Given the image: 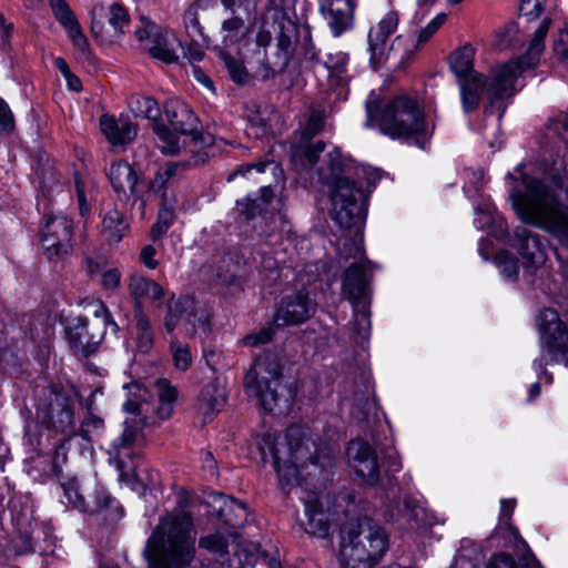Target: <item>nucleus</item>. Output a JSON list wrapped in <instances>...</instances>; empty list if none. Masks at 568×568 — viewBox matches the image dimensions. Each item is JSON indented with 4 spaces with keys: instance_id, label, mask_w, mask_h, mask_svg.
<instances>
[{
    "instance_id": "obj_19",
    "label": "nucleus",
    "mask_w": 568,
    "mask_h": 568,
    "mask_svg": "<svg viewBox=\"0 0 568 568\" xmlns=\"http://www.w3.org/2000/svg\"><path fill=\"white\" fill-rule=\"evenodd\" d=\"M347 455L353 468L365 484L373 485L379 477V468L373 448L361 439L352 440L347 447Z\"/></svg>"
},
{
    "instance_id": "obj_23",
    "label": "nucleus",
    "mask_w": 568,
    "mask_h": 568,
    "mask_svg": "<svg viewBox=\"0 0 568 568\" xmlns=\"http://www.w3.org/2000/svg\"><path fill=\"white\" fill-rule=\"evenodd\" d=\"M164 110L166 119L174 131L182 135H190L193 141H197V119L186 103L172 99L165 103Z\"/></svg>"
},
{
    "instance_id": "obj_12",
    "label": "nucleus",
    "mask_w": 568,
    "mask_h": 568,
    "mask_svg": "<svg viewBox=\"0 0 568 568\" xmlns=\"http://www.w3.org/2000/svg\"><path fill=\"white\" fill-rule=\"evenodd\" d=\"M90 16L91 33L101 43H113L121 39L130 21L125 8L115 2L109 7L102 2H95Z\"/></svg>"
},
{
    "instance_id": "obj_52",
    "label": "nucleus",
    "mask_w": 568,
    "mask_h": 568,
    "mask_svg": "<svg viewBox=\"0 0 568 568\" xmlns=\"http://www.w3.org/2000/svg\"><path fill=\"white\" fill-rule=\"evenodd\" d=\"M545 0H521L519 11L528 21L538 18L544 11Z\"/></svg>"
},
{
    "instance_id": "obj_38",
    "label": "nucleus",
    "mask_w": 568,
    "mask_h": 568,
    "mask_svg": "<svg viewBox=\"0 0 568 568\" xmlns=\"http://www.w3.org/2000/svg\"><path fill=\"white\" fill-rule=\"evenodd\" d=\"M128 398L123 405L128 413L142 415L145 412L148 390L141 384L134 382L125 386Z\"/></svg>"
},
{
    "instance_id": "obj_7",
    "label": "nucleus",
    "mask_w": 568,
    "mask_h": 568,
    "mask_svg": "<svg viewBox=\"0 0 568 568\" xmlns=\"http://www.w3.org/2000/svg\"><path fill=\"white\" fill-rule=\"evenodd\" d=\"M385 532L371 521H361L356 527H344L341 531L339 559L352 568H371L386 551Z\"/></svg>"
},
{
    "instance_id": "obj_45",
    "label": "nucleus",
    "mask_w": 568,
    "mask_h": 568,
    "mask_svg": "<svg viewBox=\"0 0 568 568\" xmlns=\"http://www.w3.org/2000/svg\"><path fill=\"white\" fill-rule=\"evenodd\" d=\"M199 546L210 552L223 555L227 550L229 540L222 534L215 532L201 537Z\"/></svg>"
},
{
    "instance_id": "obj_22",
    "label": "nucleus",
    "mask_w": 568,
    "mask_h": 568,
    "mask_svg": "<svg viewBox=\"0 0 568 568\" xmlns=\"http://www.w3.org/2000/svg\"><path fill=\"white\" fill-rule=\"evenodd\" d=\"M141 437V433L136 428L125 427L121 437L113 444L110 460L113 462L120 470L119 478L122 480L126 476V469L132 468L129 460L140 456V449L135 446Z\"/></svg>"
},
{
    "instance_id": "obj_48",
    "label": "nucleus",
    "mask_w": 568,
    "mask_h": 568,
    "mask_svg": "<svg viewBox=\"0 0 568 568\" xmlns=\"http://www.w3.org/2000/svg\"><path fill=\"white\" fill-rule=\"evenodd\" d=\"M274 326L267 325L261 328L258 332L251 333L243 338L245 346L255 347L268 343L274 335Z\"/></svg>"
},
{
    "instance_id": "obj_40",
    "label": "nucleus",
    "mask_w": 568,
    "mask_h": 568,
    "mask_svg": "<svg viewBox=\"0 0 568 568\" xmlns=\"http://www.w3.org/2000/svg\"><path fill=\"white\" fill-rule=\"evenodd\" d=\"M136 347L140 353L146 354L153 346L154 337L151 323L144 314H140L136 320Z\"/></svg>"
},
{
    "instance_id": "obj_56",
    "label": "nucleus",
    "mask_w": 568,
    "mask_h": 568,
    "mask_svg": "<svg viewBox=\"0 0 568 568\" xmlns=\"http://www.w3.org/2000/svg\"><path fill=\"white\" fill-rule=\"evenodd\" d=\"M488 568H519L515 559L507 554H498L493 557Z\"/></svg>"
},
{
    "instance_id": "obj_5",
    "label": "nucleus",
    "mask_w": 568,
    "mask_h": 568,
    "mask_svg": "<svg viewBox=\"0 0 568 568\" xmlns=\"http://www.w3.org/2000/svg\"><path fill=\"white\" fill-rule=\"evenodd\" d=\"M367 126H377L384 135L390 139L414 138L423 149L433 134L425 122V113L415 98L397 95L382 101L374 91L369 93L366 103Z\"/></svg>"
},
{
    "instance_id": "obj_20",
    "label": "nucleus",
    "mask_w": 568,
    "mask_h": 568,
    "mask_svg": "<svg viewBox=\"0 0 568 568\" xmlns=\"http://www.w3.org/2000/svg\"><path fill=\"white\" fill-rule=\"evenodd\" d=\"M316 311V303L306 293L298 292L282 303L274 316L276 326L293 325L308 320Z\"/></svg>"
},
{
    "instance_id": "obj_35",
    "label": "nucleus",
    "mask_w": 568,
    "mask_h": 568,
    "mask_svg": "<svg viewBox=\"0 0 568 568\" xmlns=\"http://www.w3.org/2000/svg\"><path fill=\"white\" fill-rule=\"evenodd\" d=\"M155 142L162 153L168 155H176L185 146L184 135L162 124H154Z\"/></svg>"
},
{
    "instance_id": "obj_64",
    "label": "nucleus",
    "mask_w": 568,
    "mask_h": 568,
    "mask_svg": "<svg viewBox=\"0 0 568 568\" xmlns=\"http://www.w3.org/2000/svg\"><path fill=\"white\" fill-rule=\"evenodd\" d=\"M325 144L322 141L316 142L312 146H310L306 152L305 156L311 164L316 163L318 155L324 151Z\"/></svg>"
},
{
    "instance_id": "obj_42",
    "label": "nucleus",
    "mask_w": 568,
    "mask_h": 568,
    "mask_svg": "<svg viewBox=\"0 0 568 568\" xmlns=\"http://www.w3.org/2000/svg\"><path fill=\"white\" fill-rule=\"evenodd\" d=\"M354 321L353 331L362 339H366L371 331L369 303L353 305Z\"/></svg>"
},
{
    "instance_id": "obj_47",
    "label": "nucleus",
    "mask_w": 568,
    "mask_h": 568,
    "mask_svg": "<svg viewBox=\"0 0 568 568\" xmlns=\"http://www.w3.org/2000/svg\"><path fill=\"white\" fill-rule=\"evenodd\" d=\"M495 263L507 278H515L517 276L518 262L510 253L506 251L499 252L495 257Z\"/></svg>"
},
{
    "instance_id": "obj_24",
    "label": "nucleus",
    "mask_w": 568,
    "mask_h": 568,
    "mask_svg": "<svg viewBox=\"0 0 568 568\" xmlns=\"http://www.w3.org/2000/svg\"><path fill=\"white\" fill-rule=\"evenodd\" d=\"M321 9L335 37L352 27L355 9L353 0H323Z\"/></svg>"
},
{
    "instance_id": "obj_39",
    "label": "nucleus",
    "mask_w": 568,
    "mask_h": 568,
    "mask_svg": "<svg viewBox=\"0 0 568 568\" xmlns=\"http://www.w3.org/2000/svg\"><path fill=\"white\" fill-rule=\"evenodd\" d=\"M130 106L136 115L149 120H158L161 114L158 102L151 97H133Z\"/></svg>"
},
{
    "instance_id": "obj_46",
    "label": "nucleus",
    "mask_w": 568,
    "mask_h": 568,
    "mask_svg": "<svg viewBox=\"0 0 568 568\" xmlns=\"http://www.w3.org/2000/svg\"><path fill=\"white\" fill-rule=\"evenodd\" d=\"M161 27L156 26L146 17L142 16L139 21V26L134 30V36L138 41L145 49V43H150V40L159 32Z\"/></svg>"
},
{
    "instance_id": "obj_32",
    "label": "nucleus",
    "mask_w": 568,
    "mask_h": 568,
    "mask_svg": "<svg viewBox=\"0 0 568 568\" xmlns=\"http://www.w3.org/2000/svg\"><path fill=\"white\" fill-rule=\"evenodd\" d=\"M129 231V221L116 209L110 210L102 220L101 233L110 244L119 243Z\"/></svg>"
},
{
    "instance_id": "obj_50",
    "label": "nucleus",
    "mask_w": 568,
    "mask_h": 568,
    "mask_svg": "<svg viewBox=\"0 0 568 568\" xmlns=\"http://www.w3.org/2000/svg\"><path fill=\"white\" fill-rule=\"evenodd\" d=\"M100 283L105 291H115L121 284V272L116 267L104 268L101 272Z\"/></svg>"
},
{
    "instance_id": "obj_54",
    "label": "nucleus",
    "mask_w": 568,
    "mask_h": 568,
    "mask_svg": "<svg viewBox=\"0 0 568 568\" xmlns=\"http://www.w3.org/2000/svg\"><path fill=\"white\" fill-rule=\"evenodd\" d=\"M554 52L561 59H568V31L560 30L554 42Z\"/></svg>"
},
{
    "instance_id": "obj_29",
    "label": "nucleus",
    "mask_w": 568,
    "mask_h": 568,
    "mask_svg": "<svg viewBox=\"0 0 568 568\" xmlns=\"http://www.w3.org/2000/svg\"><path fill=\"white\" fill-rule=\"evenodd\" d=\"M100 128L112 145H123L131 142L138 132L136 126L132 122L123 119L118 121L106 114L100 118Z\"/></svg>"
},
{
    "instance_id": "obj_18",
    "label": "nucleus",
    "mask_w": 568,
    "mask_h": 568,
    "mask_svg": "<svg viewBox=\"0 0 568 568\" xmlns=\"http://www.w3.org/2000/svg\"><path fill=\"white\" fill-rule=\"evenodd\" d=\"M510 244L517 250L524 266L537 268L546 262V251L539 235L527 227L517 226L514 230Z\"/></svg>"
},
{
    "instance_id": "obj_26",
    "label": "nucleus",
    "mask_w": 568,
    "mask_h": 568,
    "mask_svg": "<svg viewBox=\"0 0 568 568\" xmlns=\"http://www.w3.org/2000/svg\"><path fill=\"white\" fill-rule=\"evenodd\" d=\"M225 403V387L220 377H215L202 388L197 399V412L203 416V422H207L224 407Z\"/></svg>"
},
{
    "instance_id": "obj_34",
    "label": "nucleus",
    "mask_w": 568,
    "mask_h": 568,
    "mask_svg": "<svg viewBox=\"0 0 568 568\" xmlns=\"http://www.w3.org/2000/svg\"><path fill=\"white\" fill-rule=\"evenodd\" d=\"M159 405L156 415L160 419H169L174 410V405L178 399V389L170 381L160 378L154 383Z\"/></svg>"
},
{
    "instance_id": "obj_44",
    "label": "nucleus",
    "mask_w": 568,
    "mask_h": 568,
    "mask_svg": "<svg viewBox=\"0 0 568 568\" xmlns=\"http://www.w3.org/2000/svg\"><path fill=\"white\" fill-rule=\"evenodd\" d=\"M199 9H202V8L197 7V1H196L193 6H191L186 10L184 18H183L186 31H187L189 36L191 37V39L195 43H197V41L200 39H202L204 41L203 29L200 26L199 18H197Z\"/></svg>"
},
{
    "instance_id": "obj_63",
    "label": "nucleus",
    "mask_w": 568,
    "mask_h": 568,
    "mask_svg": "<svg viewBox=\"0 0 568 568\" xmlns=\"http://www.w3.org/2000/svg\"><path fill=\"white\" fill-rule=\"evenodd\" d=\"M516 507L515 499H503L500 501V520L508 521Z\"/></svg>"
},
{
    "instance_id": "obj_3",
    "label": "nucleus",
    "mask_w": 568,
    "mask_h": 568,
    "mask_svg": "<svg viewBox=\"0 0 568 568\" xmlns=\"http://www.w3.org/2000/svg\"><path fill=\"white\" fill-rule=\"evenodd\" d=\"M520 183L510 192V200L518 217L549 233L558 241L554 248L558 261L568 266V184L528 176L518 165Z\"/></svg>"
},
{
    "instance_id": "obj_62",
    "label": "nucleus",
    "mask_w": 568,
    "mask_h": 568,
    "mask_svg": "<svg viewBox=\"0 0 568 568\" xmlns=\"http://www.w3.org/2000/svg\"><path fill=\"white\" fill-rule=\"evenodd\" d=\"M110 501H111L110 496L103 489H98L95 491L94 498L92 500L87 501V504H90L91 506H99V509L95 513V514H98L102 509L108 507Z\"/></svg>"
},
{
    "instance_id": "obj_17",
    "label": "nucleus",
    "mask_w": 568,
    "mask_h": 568,
    "mask_svg": "<svg viewBox=\"0 0 568 568\" xmlns=\"http://www.w3.org/2000/svg\"><path fill=\"white\" fill-rule=\"evenodd\" d=\"M55 20L65 30L78 52L84 58L91 57L89 41L82 28L65 0H48Z\"/></svg>"
},
{
    "instance_id": "obj_33",
    "label": "nucleus",
    "mask_w": 568,
    "mask_h": 568,
    "mask_svg": "<svg viewBox=\"0 0 568 568\" xmlns=\"http://www.w3.org/2000/svg\"><path fill=\"white\" fill-rule=\"evenodd\" d=\"M170 37L173 38L174 34L161 28L152 40H150V43H145V50L154 59L161 60L165 63L175 62L178 60V55L170 42Z\"/></svg>"
},
{
    "instance_id": "obj_25",
    "label": "nucleus",
    "mask_w": 568,
    "mask_h": 568,
    "mask_svg": "<svg viewBox=\"0 0 568 568\" xmlns=\"http://www.w3.org/2000/svg\"><path fill=\"white\" fill-rule=\"evenodd\" d=\"M108 178L120 199L129 200L130 196L135 197L138 195L139 176L129 162L118 161L112 163L108 170Z\"/></svg>"
},
{
    "instance_id": "obj_57",
    "label": "nucleus",
    "mask_w": 568,
    "mask_h": 568,
    "mask_svg": "<svg viewBox=\"0 0 568 568\" xmlns=\"http://www.w3.org/2000/svg\"><path fill=\"white\" fill-rule=\"evenodd\" d=\"M75 193H77V200L79 204V211L81 215L87 214L90 211V204L87 200V192L83 182H81L79 179H75Z\"/></svg>"
},
{
    "instance_id": "obj_59",
    "label": "nucleus",
    "mask_w": 568,
    "mask_h": 568,
    "mask_svg": "<svg viewBox=\"0 0 568 568\" xmlns=\"http://www.w3.org/2000/svg\"><path fill=\"white\" fill-rule=\"evenodd\" d=\"M324 125V118L320 112H313L306 124V133L311 136L320 133Z\"/></svg>"
},
{
    "instance_id": "obj_8",
    "label": "nucleus",
    "mask_w": 568,
    "mask_h": 568,
    "mask_svg": "<svg viewBox=\"0 0 568 568\" xmlns=\"http://www.w3.org/2000/svg\"><path fill=\"white\" fill-rule=\"evenodd\" d=\"M281 376L282 367L276 356L264 354L257 357L244 378L246 395L256 399L265 412H272L277 404Z\"/></svg>"
},
{
    "instance_id": "obj_36",
    "label": "nucleus",
    "mask_w": 568,
    "mask_h": 568,
    "mask_svg": "<svg viewBox=\"0 0 568 568\" xmlns=\"http://www.w3.org/2000/svg\"><path fill=\"white\" fill-rule=\"evenodd\" d=\"M274 193L271 187L263 186L260 190V196L256 199L246 197L243 201L236 203L239 212L245 217V220L253 219L256 214H260L264 206H266Z\"/></svg>"
},
{
    "instance_id": "obj_27",
    "label": "nucleus",
    "mask_w": 568,
    "mask_h": 568,
    "mask_svg": "<svg viewBox=\"0 0 568 568\" xmlns=\"http://www.w3.org/2000/svg\"><path fill=\"white\" fill-rule=\"evenodd\" d=\"M301 499L305 505L307 518L305 531L313 536L325 537L328 532L329 520L323 509L318 495L316 493H308L306 496L301 497Z\"/></svg>"
},
{
    "instance_id": "obj_6",
    "label": "nucleus",
    "mask_w": 568,
    "mask_h": 568,
    "mask_svg": "<svg viewBox=\"0 0 568 568\" xmlns=\"http://www.w3.org/2000/svg\"><path fill=\"white\" fill-rule=\"evenodd\" d=\"M196 530L192 516L180 511L162 518L149 538V568H186L195 557Z\"/></svg>"
},
{
    "instance_id": "obj_37",
    "label": "nucleus",
    "mask_w": 568,
    "mask_h": 568,
    "mask_svg": "<svg viewBox=\"0 0 568 568\" xmlns=\"http://www.w3.org/2000/svg\"><path fill=\"white\" fill-rule=\"evenodd\" d=\"M61 487L68 504L73 508L90 515L95 514L99 509V506H91L90 504H87V500L80 491L79 481L75 478L67 479L61 484Z\"/></svg>"
},
{
    "instance_id": "obj_41",
    "label": "nucleus",
    "mask_w": 568,
    "mask_h": 568,
    "mask_svg": "<svg viewBox=\"0 0 568 568\" xmlns=\"http://www.w3.org/2000/svg\"><path fill=\"white\" fill-rule=\"evenodd\" d=\"M224 67L226 68L230 77L236 83H245L248 79V73L243 64V61L239 57H234L226 51L220 52Z\"/></svg>"
},
{
    "instance_id": "obj_53",
    "label": "nucleus",
    "mask_w": 568,
    "mask_h": 568,
    "mask_svg": "<svg viewBox=\"0 0 568 568\" xmlns=\"http://www.w3.org/2000/svg\"><path fill=\"white\" fill-rule=\"evenodd\" d=\"M103 427V420L95 416H90L87 419L83 420L80 428V435L82 438L90 440L91 439V433L93 430H99Z\"/></svg>"
},
{
    "instance_id": "obj_58",
    "label": "nucleus",
    "mask_w": 568,
    "mask_h": 568,
    "mask_svg": "<svg viewBox=\"0 0 568 568\" xmlns=\"http://www.w3.org/2000/svg\"><path fill=\"white\" fill-rule=\"evenodd\" d=\"M156 251L152 245H145L140 254V261L142 264H144L148 268L154 270L158 267L159 262L155 260Z\"/></svg>"
},
{
    "instance_id": "obj_55",
    "label": "nucleus",
    "mask_w": 568,
    "mask_h": 568,
    "mask_svg": "<svg viewBox=\"0 0 568 568\" xmlns=\"http://www.w3.org/2000/svg\"><path fill=\"white\" fill-rule=\"evenodd\" d=\"M419 510H420V507H419L417 500H415L412 497H405L404 498V500H403V509L400 510V513H402V516L406 520H415V519H417Z\"/></svg>"
},
{
    "instance_id": "obj_9",
    "label": "nucleus",
    "mask_w": 568,
    "mask_h": 568,
    "mask_svg": "<svg viewBox=\"0 0 568 568\" xmlns=\"http://www.w3.org/2000/svg\"><path fill=\"white\" fill-rule=\"evenodd\" d=\"M163 324L169 333L181 326L189 336L196 334L206 336L210 331L209 313L190 296L172 295L166 301Z\"/></svg>"
},
{
    "instance_id": "obj_43",
    "label": "nucleus",
    "mask_w": 568,
    "mask_h": 568,
    "mask_svg": "<svg viewBox=\"0 0 568 568\" xmlns=\"http://www.w3.org/2000/svg\"><path fill=\"white\" fill-rule=\"evenodd\" d=\"M170 349L172 353L173 365L179 371H186L192 365V354L190 347L178 341L176 338H172Z\"/></svg>"
},
{
    "instance_id": "obj_31",
    "label": "nucleus",
    "mask_w": 568,
    "mask_h": 568,
    "mask_svg": "<svg viewBox=\"0 0 568 568\" xmlns=\"http://www.w3.org/2000/svg\"><path fill=\"white\" fill-rule=\"evenodd\" d=\"M253 128H256V135H266L277 133L282 125V114L272 106H260L256 112L250 116Z\"/></svg>"
},
{
    "instance_id": "obj_16",
    "label": "nucleus",
    "mask_w": 568,
    "mask_h": 568,
    "mask_svg": "<svg viewBox=\"0 0 568 568\" xmlns=\"http://www.w3.org/2000/svg\"><path fill=\"white\" fill-rule=\"evenodd\" d=\"M297 39V28L290 21L285 20L280 23V31L276 37V57L272 62L264 64L257 75L263 79H270L276 73L282 72L288 64L295 50Z\"/></svg>"
},
{
    "instance_id": "obj_2",
    "label": "nucleus",
    "mask_w": 568,
    "mask_h": 568,
    "mask_svg": "<svg viewBox=\"0 0 568 568\" xmlns=\"http://www.w3.org/2000/svg\"><path fill=\"white\" fill-rule=\"evenodd\" d=\"M331 175L326 183L332 187L331 201L333 219L344 233L337 242L339 260H353L342 277V295L352 305L369 303L371 290L367 277L369 261L363 247L364 215L357 203V189L351 181L348 170L342 164L338 155L331 154Z\"/></svg>"
},
{
    "instance_id": "obj_28",
    "label": "nucleus",
    "mask_w": 568,
    "mask_h": 568,
    "mask_svg": "<svg viewBox=\"0 0 568 568\" xmlns=\"http://www.w3.org/2000/svg\"><path fill=\"white\" fill-rule=\"evenodd\" d=\"M128 288L136 306L144 302L155 303L165 296V291L158 282L141 274L129 277Z\"/></svg>"
},
{
    "instance_id": "obj_30",
    "label": "nucleus",
    "mask_w": 568,
    "mask_h": 568,
    "mask_svg": "<svg viewBox=\"0 0 568 568\" xmlns=\"http://www.w3.org/2000/svg\"><path fill=\"white\" fill-rule=\"evenodd\" d=\"M45 418L54 428L64 430L65 427L72 424L73 418L70 398L63 393L52 390Z\"/></svg>"
},
{
    "instance_id": "obj_14",
    "label": "nucleus",
    "mask_w": 568,
    "mask_h": 568,
    "mask_svg": "<svg viewBox=\"0 0 568 568\" xmlns=\"http://www.w3.org/2000/svg\"><path fill=\"white\" fill-rule=\"evenodd\" d=\"M73 224L65 215L51 214L45 219L41 229V245L44 254L51 261L60 260L71 251Z\"/></svg>"
},
{
    "instance_id": "obj_60",
    "label": "nucleus",
    "mask_w": 568,
    "mask_h": 568,
    "mask_svg": "<svg viewBox=\"0 0 568 568\" xmlns=\"http://www.w3.org/2000/svg\"><path fill=\"white\" fill-rule=\"evenodd\" d=\"M13 119L7 103L0 99V131L12 129Z\"/></svg>"
},
{
    "instance_id": "obj_13",
    "label": "nucleus",
    "mask_w": 568,
    "mask_h": 568,
    "mask_svg": "<svg viewBox=\"0 0 568 568\" xmlns=\"http://www.w3.org/2000/svg\"><path fill=\"white\" fill-rule=\"evenodd\" d=\"M538 326L541 333L544 355L538 365L544 366V359L549 356L551 362L568 364V332L564 327L558 313L551 308H545L538 317Z\"/></svg>"
},
{
    "instance_id": "obj_49",
    "label": "nucleus",
    "mask_w": 568,
    "mask_h": 568,
    "mask_svg": "<svg viewBox=\"0 0 568 568\" xmlns=\"http://www.w3.org/2000/svg\"><path fill=\"white\" fill-rule=\"evenodd\" d=\"M446 20V14L439 13L437 14L425 28H423L417 37V43L414 44L415 48L418 45L426 43L443 26Z\"/></svg>"
},
{
    "instance_id": "obj_11",
    "label": "nucleus",
    "mask_w": 568,
    "mask_h": 568,
    "mask_svg": "<svg viewBox=\"0 0 568 568\" xmlns=\"http://www.w3.org/2000/svg\"><path fill=\"white\" fill-rule=\"evenodd\" d=\"M398 13L395 11L387 12L377 23L368 31V51L371 53V63L377 69L390 53L398 55L400 60L408 58L404 47L407 39L398 36L394 39L390 47L387 45L389 37L398 27Z\"/></svg>"
},
{
    "instance_id": "obj_15",
    "label": "nucleus",
    "mask_w": 568,
    "mask_h": 568,
    "mask_svg": "<svg viewBox=\"0 0 568 568\" xmlns=\"http://www.w3.org/2000/svg\"><path fill=\"white\" fill-rule=\"evenodd\" d=\"M256 3L254 0H244L233 16L222 22V43L224 47L239 45L252 31L255 18Z\"/></svg>"
},
{
    "instance_id": "obj_10",
    "label": "nucleus",
    "mask_w": 568,
    "mask_h": 568,
    "mask_svg": "<svg viewBox=\"0 0 568 568\" xmlns=\"http://www.w3.org/2000/svg\"><path fill=\"white\" fill-rule=\"evenodd\" d=\"M116 331L118 325L112 320L108 308L100 304L92 320H79L78 324L68 329V342L75 354L89 356L103 341L106 326Z\"/></svg>"
},
{
    "instance_id": "obj_51",
    "label": "nucleus",
    "mask_w": 568,
    "mask_h": 568,
    "mask_svg": "<svg viewBox=\"0 0 568 568\" xmlns=\"http://www.w3.org/2000/svg\"><path fill=\"white\" fill-rule=\"evenodd\" d=\"M348 62V55L345 52L336 51L328 53L324 64L328 70H332L335 74H342L346 70Z\"/></svg>"
},
{
    "instance_id": "obj_4",
    "label": "nucleus",
    "mask_w": 568,
    "mask_h": 568,
    "mask_svg": "<svg viewBox=\"0 0 568 568\" xmlns=\"http://www.w3.org/2000/svg\"><path fill=\"white\" fill-rule=\"evenodd\" d=\"M271 453L284 490H290L295 484L303 485L308 477L320 480L333 467V455L318 450L313 436L298 426H292L276 437Z\"/></svg>"
},
{
    "instance_id": "obj_1",
    "label": "nucleus",
    "mask_w": 568,
    "mask_h": 568,
    "mask_svg": "<svg viewBox=\"0 0 568 568\" xmlns=\"http://www.w3.org/2000/svg\"><path fill=\"white\" fill-rule=\"evenodd\" d=\"M550 24L549 18L540 22L525 59L496 64L490 68L487 75L474 70L475 49L470 44H465L450 53L449 67L457 78L460 101L466 113L475 111L481 98L486 97L488 103L485 106V114L496 113L497 123L500 122L506 110L505 99L515 94V82L524 70L536 64L544 51V41Z\"/></svg>"
},
{
    "instance_id": "obj_61",
    "label": "nucleus",
    "mask_w": 568,
    "mask_h": 568,
    "mask_svg": "<svg viewBox=\"0 0 568 568\" xmlns=\"http://www.w3.org/2000/svg\"><path fill=\"white\" fill-rule=\"evenodd\" d=\"M182 166L183 165L178 162L168 163L165 168L159 171L156 180L161 181L162 183L169 181L172 176H174L178 173L180 169H182Z\"/></svg>"
},
{
    "instance_id": "obj_21",
    "label": "nucleus",
    "mask_w": 568,
    "mask_h": 568,
    "mask_svg": "<svg viewBox=\"0 0 568 568\" xmlns=\"http://www.w3.org/2000/svg\"><path fill=\"white\" fill-rule=\"evenodd\" d=\"M206 504L212 515L231 527H241L248 523V510L246 506L221 493L210 494Z\"/></svg>"
}]
</instances>
